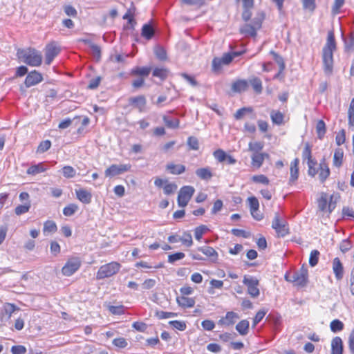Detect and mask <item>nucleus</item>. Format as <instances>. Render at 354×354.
<instances>
[{
  "label": "nucleus",
  "instance_id": "nucleus-17",
  "mask_svg": "<svg viewBox=\"0 0 354 354\" xmlns=\"http://www.w3.org/2000/svg\"><path fill=\"white\" fill-rule=\"evenodd\" d=\"M239 2L240 0H236ZM243 12L241 17L245 22L249 21L252 16V10L254 6V0H242Z\"/></svg>",
  "mask_w": 354,
  "mask_h": 354
},
{
  "label": "nucleus",
  "instance_id": "nucleus-1",
  "mask_svg": "<svg viewBox=\"0 0 354 354\" xmlns=\"http://www.w3.org/2000/svg\"><path fill=\"white\" fill-rule=\"evenodd\" d=\"M336 48L334 31L330 30L328 32L326 42L322 49L324 71L328 75H331L333 71V53Z\"/></svg>",
  "mask_w": 354,
  "mask_h": 354
},
{
  "label": "nucleus",
  "instance_id": "nucleus-27",
  "mask_svg": "<svg viewBox=\"0 0 354 354\" xmlns=\"http://www.w3.org/2000/svg\"><path fill=\"white\" fill-rule=\"evenodd\" d=\"M76 198L84 204H89L91 202L92 194L85 189L75 190Z\"/></svg>",
  "mask_w": 354,
  "mask_h": 354
},
{
  "label": "nucleus",
  "instance_id": "nucleus-47",
  "mask_svg": "<svg viewBox=\"0 0 354 354\" xmlns=\"http://www.w3.org/2000/svg\"><path fill=\"white\" fill-rule=\"evenodd\" d=\"M180 241L186 247H191L193 245V239L189 232L185 231L183 233V236L180 237Z\"/></svg>",
  "mask_w": 354,
  "mask_h": 354
},
{
  "label": "nucleus",
  "instance_id": "nucleus-14",
  "mask_svg": "<svg viewBox=\"0 0 354 354\" xmlns=\"http://www.w3.org/2000/svg\"><path fill=\"white\" fill-rule=\"evenodd\" d=\"M243 283L246 286L247 292L251 297L256 298L259 297L260 294V291L258 288L259 281L256 278L244 277Z\"/></svg>",
  "mask_w": 354,
  "mask_h": 354
},
{
  "label": "nucleus",
  "instance_id": "nucleus-42",
  "mask_svg": "<svg viewBox=\"0 0 354 354\" xmlns=\"http://www.w3.org/2000/svg\"><path fill=\"white\" fill-rule=\"evenodd\" d=\"M250 83L256 93L260 94L262 92L263 85L260 78L253 77L250 80Z\"/></svg>",
  "mask_w": 354,
  "mask_h": 354
},
{
  "label": "nucleus",
  "instance_id": "nucleus-28",
  "mask_svg": "<svg viewBox=\"0 0 354 354\" xmlns=\"http://www.w3.org/2000/svg\"><path fill=\"white\" fill-rule=\"evenodd\" d=\"M176 302L179 306L183 308H190L195 305V299L188 296L180 295L176 297Z\"/></svg>",
  "mask_w": 354,
  "mask_h": 354
},
{
  "label": "nucleus",
  "instance_id": "nucleus-39",
  "mask_svg": "<svg viewBox=\"0 0 354 354\" xmlns=\"http://www.w3.org/2000/svg\"><path fill=\"white\" fill-rule=\"evenodd\" d=\"M251 181L257 185H262L267 186L270 184V180L268 176L264 174H256L253 175L250 178Z\"/></svg>",
  "mask_w": 354,
  "mask_h": 354
},
{
  "label": "nucleus",
  "instance_id": "nucleus-35",
  "mask_svg": "<svg viewBox=\"0 0 354 354\" xmlns=\"http://www.w3.org/2000/svg\"><path fill=\"white\" fill-rule=\"evenodd\" d=\"M250 323L247 319H242L236 325V330L241 336H245L249 333Z\"/></svg>",
  "mask_w": 354,
  "mask_h": 354
},
{
  "label": "nucleus",
  "instance_id": "nucleus-49",
  "mask_svg": "<svg viewBox=\"0 0 354 354\" xmlns=\"http://www.w3.org/2000/svg\"><path fill=\"white\" fill-rule=\"evenodd\" d=\"M142 36L147 39H150L154 35V30L150 24H145L142 28Z\"/></svg>",
  "mask_w": 354,
  "mask_h": 354
},
{
  "label": "nucleus",
  "instance_id": "nucleus-13",
  "mask_svg": "<svg viewBox=\"0 0 354 354\" xmlns=\"http://www.w3.org/2000/svg\"><path fill=\"white\" fill-rule=\"evenodd\" d=\"M154 185L158 188H162L165 195L174 194L178 187L174 183H170L167 179H162L160 177L155 178Z\"/></svg>",
  "mask_w": 354,
  "mask_h": 354
},
{
  "label": "nucleus",
  "instance_id": "nucleus-57",
  "mask_svg": "<svg viewBox=\"0 0 354 354\" xmlns=\"http://www.w3.org/2000/svg\"><path fill=\"white\" fill-rule=\"evenodd\" d=\"M301 1L302 6L304 10L313 12L316 9L315 0H301Z\"/></svg>",
  "mask_w": 354,
  "mask_h": 354
},
{
  "label": "nucleus",
  "instance_id": "nucleus-37",
  "mask_svg": "<svg viewBox=\"0 0 354 354\" xmlns=\"http://www.w3.org/2000/svg\"><path fill=\"white\" fill-rule=\"evenodd\" d=\"M343 159H344V151L342 149L338 148L336 149L333 158V165L337 168H339L343 163Z\"/></svg>",
  "mask_w": 354,
  "mask_h": 354
},
{
  "label": "nucleus",
  "instance_id": "nucleus-7",
  "mask_svg": "<svg viewBox=\"0 0 354 354\" xmlns=\"http://www.w3.org/2000/svg\"><path fill=\"white\" fill-rule=\"evenodd\" d=\"M82 266V260L79 257H69L62 268L63 275L70 277L77 272Z\"/></svg>",
  "mask_w": 354,
  "mask_h": 354
},
{
  "label": "nucleus",
  "instance_id": "nucleus-50",
  "mask_svg": "<svg viewBox=\"0 0 354 354\" xmlns=\"http://www.w3.org/2000/svg\"><path fill=\"white\" fill-rule=\"evenodd\" d=\"M162 120L166 127L170 129H178L180 126V120L178 119L170 120L167 116L163 115Z\"/></svg>",
  "mask_w": 354,
  "mask_h": 354
},
{
  "label": "nucleus",
  "instance_id": "nucleus-29",
  "mask_svg": "<svg viewBox=\"0 0 354 354\" xmlns=\"http://www.w3.org/2000/svg\"><path fill=\"white\" fill-rule=\"evenodd\" d=\"M344 344L340 337H335L331 340V354H343Z\"/></svg>",
  "mask_w": 354,
  "mask_h": 354
},
{
  "label": "nucleus",
  "instance_id": "nucleus-4",
  "mask_svg": "<svg viewBox=\"0 0 354 354\" xmlns=\"http://www.w3.org/2000/svg\"><path fill=\"white\" fill-rule=\"evenodd\" d=\"M302 159L303 161H306L308 165V174L310 177H315L318 171L317 170V162L313 157L312 154V145L309 142H306L302 151Z\"/></svg>",
  "mask_w": 354,
  "mask_h": 354
},
{
  "label": "nucleus",
  "instance_id": "nucleus-53",
  "mask_svg": "<svg viewBox=\"0 0 354 354\" xmlns=\"http://www.w3.org/2000/svg\"><path fill=\"white\" fill-rule=\"evenodd\" d=\"M253 111L251 107H243L238 109L234 115V118L236 120H241L246 113H250Z\"/></svg>",
  "mask_w": 354,
  "mask_h": 354
},
{
  "label": "nucleus",
  "instance_id": "nucleus-62",
  "mask_svg": "<svg viewBox=\"0 0 354 354\" xmlns=\"http://www.w3.org/2000/svg\"><path fill=\"white\" fill-rule=\"evenodd\" d=\"M187 145L192 150H198L199 149L198 140L194 136H190L187 138Z\"/></svg>",
  "mask_w": 354,
  "mask_h": 354
},
{
  "label": "nucleus",
  "instance_id": "nucleus-58",
  "mask_svg": "<svg viewBox=\"0 0 354 354\" xmlns=\"http://www.w3.org/2000/svg\"><path fill=\"white\" fill-rule=\"evenodd\" d=\"M180 3L183 5L201 8L205 4V0H180Z\"/></svg>",
  "mask_w": 354,
  "mask_h": 354
},
{
  "label": "nucleus",
  "instance_id": "nucleus-20",
  "mask_svg": "<svg viewBox=\"0 0 354 354\" xmlns=\"http://www.w3.org/2000/svg\"><path fill=\"white\" fill-rule=\"evenodd\" d=\"M42 80V75L37 71L34 70L27 75L24 84L26 87H30L40 83Z\"/></svg>",
  "mask_w": 354,
  "mask_h": 354
},
{
  "label": "nucleus",
  "instance_id": "nucleus-25",
  "mask_svg": "<svg viewBox=\"0 0 354 354\" xmlns=\"http://www.w3.org/2000/svg\"><path fill=\"white\" fill-rule=\"evenodd\" d=\"M250 213L252 217L257 221H261L263 218V214H255L259 211V203L255 196H250L248 198Z\"/></svg>",
  "mask_w": 354,
  "mask_h": 354
},
{
  "label": "nucleus",
  "instance_id": "nucleus-11",
  "mask_svg": "<svg viewBox=\"0 0 354 354\" xmlns=\"http://www.w3.org/2000/svg\"><path fill=\"white\" fill-rule=\"evenodd\" d=\"M272 227L275 230L278 236L283 237L289 234V229L286 221L280 218L279 213H275L272 223Z\"/></svg>",
  "mask_w": 354,
  "mask_h": 354
},
{
  "label": "nucleus",
  "instance_id": "nucleus-2",
  "mask_svg": "<svg viewBox=\"0 0 354 354\" xmlns=\"http://www.w3.org/2000/svg\"><path fill=\"white\" fill-rule=\"evenodd\" d=\"M17 56L19 59L30 66L37 67L42 64V55L35 48H19L17 51Z\"/></svg>",
  "mask_w": 354,
  "mask_h": 354
},
{
  "label": "nucleus",
  "instance_id": "nucleus-52",
  "mask_svg": "<svg viewBox=\"0 0 354 354\" xmlns=\"http://www.w3.org/2000/svg\"><path fill=\"white\" fill-rule=\"evenodd\" d=\"M348 121L349 127H354V97L351 100L348 109Z\"/></svg>",
  "mask_w": 354,
  "mask_h": 354
},
{
  "label": "nucleus",
  "instance_id": "nucleus-51",
  "mask_svg": "<svg viewBox=\"0 0 354 354\" xmlns=\"http://www.w3.org/2000/svg\"><path fill=\"white\" fill-rule=\"evenodd\" d=\"M344 323L337 319L333 320L330 324V328L333 333L342 331L344 329Z\"/></svg>",
  "mask_w": 354,
  "mask_h": 354
},
{
  "label": "nucleus",
  "instance_id": "nucleus-56",
  "mask_svg": "<svg viewBox=\"0 0 354 354\" xmlns=\"http://www.w3.org/2000/svg\"><path fill=\"white\" fill-rule=\"evenodd\" d=\"M320 253L317 250H313L310 252L309 257V264L310 266H315L319 261Z\"/></svg>",
  "mask_w": 354,
  "mask_h": 354
},
{
  "label": "nucleus",
  "instance_id": "nucleus-63",
  "mask_svg": "<svg viewBox=\"0 0 354 354\" xmlns=\"http://www.w3.org/2000/svg\"><path fill=\"white\" fill-rule=\"evenodd\" d=\"M185 254L183 252H178L174 254H169L168 256V262L170 263H174L176 261L183 259L185 257Z\"/></svg>",
  "mask_w": 354,
  "mask_h": 354
},
{
  "label": "nucleus",
  "instance_id": "nucleus-15",
  "mask_svg": "<svg viewBox=\"0 0 354 354\" xmlns=\"http://www.w3.org/2000/svg\"><path fill=\"white\" fill-rule=\"evenodd\" d=\"M131 165L130 164L124 165H111L105 170V176L112 177L116 175L130 171Z\"/></svg>",
  "mask_w": 354,
  "mask_h": 354
},
{
  "label": "nucleus",
  "instance_id": "nucleus-24",
  "mask_svg": "<svg viewBox=\"0 0 354 354\" xmlns=\"http://www.w3.org/2000/svg\"><path fill=\"white\" fill-rule=\"evenodd\" d=\"M239 318V316L236 313L228 311L226 313L225 317L219 319L218 324L225 326H233Z\"/></svg>",
  "mask_w": 354,
  "mask_h": 354
},
{
  "label": "nucleus",
  "instance_id": "nucleus-23",
  "mask_svg": "<svg viewBox=\"0 0 354 354\" xmlns=\"http://www.w3.org/2000/svg\"><path fill=\"white\" fill-rule=\"evenodd\" d=\"M269 155L267 153H256L251 156V167L254 170L261 168L265 159L268 158Z\"/></svg>",
  "mask_w": 354,
  "mask_h": 354
},
{
  "label": "nucleus",
  "instance_id": "nucleus-33",
  "mask_svg": "<svg viewBox=\"0 0 354 354\" xmlns=\"http://www.w3.org/2000/svg\"><path fill=\"white\" fill-rule=\"evenodd\" d=\"M48 169L46 167H45L44 162H39L36 165H31L26 170V174L30 176H35L38 174L43 173Z\"/></svg>",
  "mask_w": 354,
  "mask_h": 354
},
{
  "label": "nucleus",
  "instance_id": "nucleus-22",
  "mask_svg": "<svg viewBox=\"0 0 354 354\" xmlns=\"http://www.w3.org/2000/svg\"><path fill=\"white\" fill-rule=\"evenodd\" d=\"M317 170L318 171L317 174L319 176V180L322 183H324L330 174L328 164L324 158L320 160L319 167L318 168L317 167Z\"/></svg>",
  "mask_w": 354,
  "mask_h": 354
},
{
  "label": "nucleus",
  "instance_id": "nucleus-31",
  "mask_svg": "<svg viewBox=\"0 0 354 354\" xmlns=\"http://www.w3.org/2000/svg\"><path fill=\"white\" fill-rule=\"evenodd\" d=\"M151 68L148 66L135 67L131 71V75L133 76H138L140 78H145L149 76L151 73Z\"/></svg>",
  "mask_w": 354,
  "mask_h": 354
},
{
  "label": "nucleus",
  "instance_id": "nucleus-60",
  "mask_svg": "<svg viewBox=\"0 0 354 354\" xmlns=\"http://www.w3.org/2000/svg\"><path fill=\"white\" fill-rule=\"evenodd\" d=\"M51 147V142L49 140L41 141L37 147V153H44L48 151Z\"/></svg>",
  "mask_w": 354,
  "mask_h": 354
},
{
  "label": "nucleus",
  "instance_id": "nucleus-54",
  "mask_svg": "<svg viewBox=\"0 0 354 354\" xmlns=\"http://www.w3.org/2000/svg\"><path fill=\"white\" fill-rule=\"evenodd\" d=\"M78 210V205L70 203L63 209V214L66 216H71Z\"/></svg>",
  "mask_w": 354,
  "mask_h": 354
},
{
  "label": "nucleus",
  "instance_id": "nucleus-34",
  "mask_svg": "<svg viewBox=\"0 0 354 354\" xmlns=\"http://www.w3.org/2000/svg\"><path fill=\"white\" fill-rule=\"evenodd\" d=\"M196 174L200 179L203 180H209L213 176L212 171L209 167L198 168L196 170Z\"/></svg>",
  "mask_w": 354,
  "mask_h": 354
},
{
  "label": "nucleus",
  "instance_id": "nucleus-43",
  "mask_svg": "<svg viewBox=\"0 0 354 354\" xmlns=\"http://www.w3.org/2000/svg\"><path fill=\"white\" fill-rule=\"evenodd\" d=\"M31 207V202H25L24 204L18 205L15 208V214L17 216L24 214L29 212Z\"/></svg>",
  "mask_w": 354,
  "mask_h": 354
},
{
  "label": "nucleus",
  "instance_id": "nucleus-32",
  "mask_svg": "<svg viewBox=\"0 0 354 354\" xmlns=\"http://www.w3.org/2000/svg\"><path fill=\"white\" fill-rule=\"evenodd\" d=\"M248 88V82L245 80H238L232 84V90L235 93L244 92Z\"/></svg>",
  "mask_w": 354,
  "mask_h": 354
},
{
  "label": "nucleus",
  "instance_id": "nucleus-30",
  "mask_svg": "<svg viewBox=\"0 0 354 354\" xmlns=\"http://www.w3.org/2000/svg\"><path fill=\"white\" fill-rule=\"evenodd\" d=\"M167 171L172 175H180L186 171V167L182 164L169 162L166 165Z\"/></svg>",
  "mask_w": 354,
  "mask_h": 354
},
{
  "label": "nucleus",
  "instance_id": "nucleus-55",
  "mask_svg": "<svg viewBox=\"0 0 354 354\" xmlns=\"http://www.w3.org/2000/svg\"><path fill=\"white\" fill-rule=\"evenodd\" d=\"M62 170L63 176L66 178H71L76 176L75 169L70 165L64 166Z\"/></svg>",
  "mask_w": 354,
  "mask_h": 354
},
{
  "label": "nucleus",
  "instance_id": "nucleus-44",
  "mask_svg": "<svg viewBox=\"0 0 354 354\" xmlns=\"http://www.w3.org/2000/svg\"><path fill=\"white\" fill-rule=\"evenodd\" d=\"M208 231H209V228L205 225H201L196 227L194 229L195 239L197 241H200L202 239L203 234H205Z\"/></svg>",
  "mask_w": 354,
  "mask_h": 354
},
{
  "label": "nucleus",
  "instance_id": "nucleus-9",
  "mask_svg": "<svg viewBox=\"0 0 354 354\" xmlns=\"http://www.w3.org/2000/svg\"><path fill=\"white\" fill-rule=\"evenodd\" d=\"M194 192L195 189L192 186L186 185L182 187L177 198L178 206L180 207H186L193 196Z\"/></svg>",
  "mask_w": 354,
  "mask_h": 354
},
{
  "label": "nucleus",
  "instance_id": "nucleus-61",
  "mask_svg": "<svg viewBox=\"0 0 354 354\" xmlns=\"http://www.w3.org/2000/svg\"><path fill=\"white\" fill-rule=\"evenodd\" d=\"M214 157L220 162H224L226 160V153L221 149H216L213 153Z\"/></svg>",
  "mask_w": 354,
  "mask_h": 354
},
{
  "label": "nucleus",
  "instance_id": "nucleus-16",
  "mask_svg": "<svg viewBox=\"0 0 354 354\" xmlns=\"http://www.w3.org/2000/svg\"><path fill=\"white\" fill-rule=\"evenodd\" d=\"M299 159L295 158L290 164V178L288 180V185H295L299 176Z\"/></svg>",
  "mask_w": 354,
  "mask_h": 354
},
{
  "label": "nucleus",
  "instance_id": "nucleus-10",
  "mask_svg": "<svg viewBox=\"0 0 354 354\" xmlns=\"http://www.w3.org/2000/svg\"><path fill=\"white\" fill-rule=\"evenodd\" d=\"M232 62V57L227 53H224L222 57H215L212 62V71L214 73L221 72L224 66L229 65Z\"/></svg>",
  "mask_w": 354,
  "mask_h": 354
},
{
  "label": "nucleus",
  "instance_id": "nucleus-12",
  "mask_svg": "<svg viewBox=\"0 0 354 354\" xmlns=\"http://www.w3.org/2000/svg\"><path fill=\"white\" fill-rule=\"evenodd\" d=\"M60 47L55 41H51L45 46V63L50 65L55 57L60 53Z\"/></svg>",
  "mask_w": 354,
  "mask_h": 354
},
{
  "label": "nucleus",
  "instance_id": "nucleus-48",
  "mask_svg": "<svg viewBox=\"0 0 354 354\" xmlns=\"http://www.w3.org/2000/svg\"><path fill=\"white\" fill-rule=\"evenodd\" d=\"M326 129L325 122L322 120H318L316 124V132L319 139L322 140L326 133Z\"/></svg>",
  "mask_w": 354,
  "mask_h": 354
},
{
  "label": "nucleus",
  "instance_id": "nucleus-36",
  "mask_svg": "<svg viewBox=\"0 0 354 354\" xmlns=\"http://www.w3.org/2000/svg\"><path fill=\"white\" fill-rule=\"evenodd\" d=\"M169 73V70L166 67H156L153 70L152 75L163 81L167 78Z\"/></svg>",
  "mask_w": 354,
  "mask_h": 354
},
{
  "label": "nucleus",
  "instance_id": "nucleus-8",
  "mask_svg": "<svg viewBox=\"0 0 354 354\" xmlns=\"http://www.w3.org/2000/svg\"><path fill=\"white\" fill-rule=\"evenodd\" d=\"M333 196L331 195L328 198L326 193H322L320 197L317 200V205L319 211L330 214L336 207L335 201H333Z\"/></svg>",
  "mask_w": 354,
  "mask_h": 354
},
{
  "label": "nucleus",
  "instance_id": "nucleus-45",
  "mask_svg": "<svg viewBox=\"0 0 354 354\" xmlns=\"http://www.w3.org/2000/svg\"><path fill=\"white\" fill-rule=\"evenodd\" d=\"M270 53L272 55L274 61L279 64V72L274 76V78H277L281 73H282L285 69V63L283 61V59L277 53L274 51H271Z\"/></svg>",
  "mask_w": 354,
  "mask_h": 354
},
{
  "label": "nucleus",
  "instance_id": "nucleus-3",
  "mask_svg": "<svg viewBox=\"0 0 354 354\" xmlns=\"http://www.w3.org/2000/svg\"><path fill=\"white\" fill-rule=\"evenodd\" d=\"M265 18L263 12L259 13L250 22H245L244 25L240 27L239 32L245 37L255 38L257 35V31L262 27V24Z\"/></svg>",
  "mask_w": 354,
  "mask_h": 354
},
{
  "label": "nucleus",
  "instance_id": "nucleus-26",
  "mask_svg": "<svg viewBox=\"0 0 354 354\" xmlns=\"http://www.w3.org/2000/svg\"><path fill=\"white\" fill-rule=\"evenodd\" d=\"M292 281L295 286L298 287L306 286L308 282V270L304 269L299 273H295L292 277Z\"/></svg>",
  "mask_w": 354,
  "mask_h": 354
},
{
  "label": "nucleus",
  "instance_id": "nucleus-38",
  "mask_svg": "<svg viewBox=\"0 0 354 354\" xmlns=\"http://www.w3.org/2000/svg\"><path fill=\"white\" fill-rule=\"evenodd\" d=\"M57 230V226L55 221L47 220L44 223L43 233L44 235L53 234Z\"/></svg>",
  "mask_w": 354,
  "mask_h": 354
},
{
  "label": "nucleus",
  "instance_id": "nucleus-59",
  "mask_svg": "<svg viewBox=\"0 0 354 354\" xmlns=\"http://www.w3.org/2000/svg\"><path fill=\"white\" fill-rule=\"evenodd\" d=\"M169 325L174 328L180 331H183L186 329L187 325L184 321L173 320L169 322Z\"/></svg>",
  "mask_w": 354,
  "mask_h": 354
},
{
  "label": "nucleus",
  "instance_id": "nucleus-19",
  "mask_svg": "<svg viewBox=\"0 0 354 354\" xmlns=\"http://www.w3.org/2000/svg\"><path fill=\"white\" fill-rule=\"evenodd\" d=\"M270 116L272 124L277 126L284 124L289 120L283 112L276 109L271 110Z\"/></svg>",
  "mask_w": 354,
  "mask_h": 354
},
{
  "label": "nucleus",
  "instance_id": "nucleus-6",
  "mask_svg": "<svg viewBox=\"0 0 354 354\" xmlns=\"http://www.w3.org/2000/svg\"><path fill=\"white\" fill-rule=\"evenodd\" d=\"M198 252H202L207 258L209 259L212 262H216L218 259V252L214 248L210 246L204 245L197 248L195 251L190 253V256L193 260L203 261L204 258L198 254Z\"/></svg>",
  "mask_w": 354,
  "mask_h": 354
},
{
  "label": "nucleus",
  "instance_id": "nucleus-5",
  "mask_svg": "<svg viewBox=\"0 0 354 354\" xmlns=\"http://www.w3.org/2000/svg\"><path fill=\"white\" fill-rule=\"evenodd\" d=\"M121 268V264L118 261H111L101 266L96 272V279L102 280L106 278H109L118 272Z\"/></svg>",
  "mask_w": 354,
  "mask_h": 354
},
{
  "label": "nucleus",
  "instance_id": "nucleus-64",
  "mask_svg": "<svg viewBox=\"0 0 354 354\" xmlns=\"http://www.w3.org/2000/svg\"><path fill=\"white\" fill-rule=\"evenodd\" d=\"M348 346L351 353L354 354V328L348 336Z\"/></svg>",
  "mask_w": 354,
  "mask_h": 354
},
{
  "label": "nucleus",
  "instance_id": "nucleus-18",
  "mask_svg": "<svg viewBox=\"0 0 354 354\" xmlns=\"http://www.w3.org/2000/svg\"><path fill=\"white\" fill-rule=\"evenodd\" d=\"M332 270L337 281H341L344 275V267L339 257H335L332 261Z\"/></svg>",
  "mask_w": 354,
  "mask_h": 354
},
{
  "label": "nucleus",
  "instance_id": "nucleus-41",
  "mask_svg": "<svg viewBox=\"0 0 354 354\" xmlns=\"http://www.w3.org/2000/svg\"><path fill=\"white\" fill-rule=\"evenodd\" d=\"M264 147V144L263 142L255 141V142H250L248 144V151H251L252 153H262Z\"/></svg>",
  "mask_w": 354,
  "mask_h": 354
},
{
  "label": "nucleus",
  "instance_id": "nucleus-21",
  "mask_svg": "<svg viewBox=\"0 0 354 354\" xmlns=\"http://www.w3.org/2000/svg\"><path fill=\"white\" fill-rule=\"evenodd\" d=\"M129 102L131 106L138 109L139 112H143L147 105V99L145 95H140L130 97Z\"/></svg>",
  "mask_w": 354,
  "mask_h": 354
},
{
  "label": "nucleus",
  "instance_id": "nucleus-40",
  "mask_svg": "<svg viewBox=\"0 0 354 354\" xmlns=\"http://www.w3.org/2000/svg\"><path fill=\"white\" fill-rule=\"evenodd\" d=\"M3 308V315L6 316L7 319H10L16 310H19V308L12 303H5Z\"/></svg>",
  "mask_w": 354,
  "mask_h": 354
},
{
  "label": "nucleus",
  "instance_id": "nucleus-46",
  "mask_svg": "<svg viewBox=\"0 0 354 354\" xmlns=\"http://www.w3.org/2000/svg\"><path fill=\"white\" fill-rule=\"evenodd\" d=\"M135 11L136 8L133 6L132 8H129L123 16V19H127L131 26H133L136 24L134 19Z\"/></svg>",
  "mask_w": 354,
  "mask_h": 354
}]
</instances>
